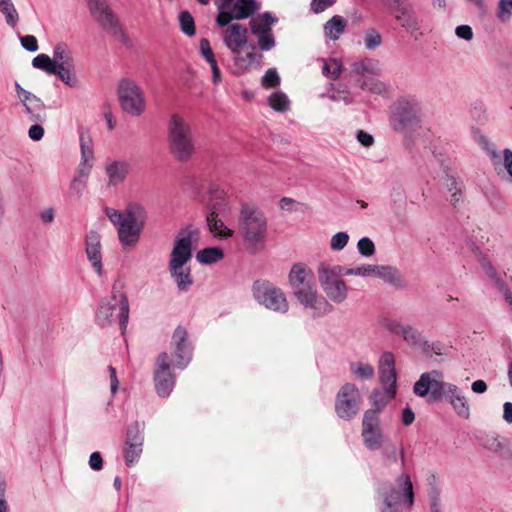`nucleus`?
<instances>
[{
  "mask_svg": "<svg viewBox=\"0 0 512 512\" xmlns=\"http://www.w3.org/2000/svg\"><path fill=\"white\" fill-rule=\"evenodd\" d=\"M289 284L297 301L310 310L314 317L333 312V305L318 293L314 275L305 265H293L289 273Z\"/></svg>",
  "mask_w": 512,
  "mask_h": 512,
  "instance_id": "obj_1",
  "label": "nucleus"
},
{
  "mask_svg": "<svg viewBox=\"0 0 512 512\" xmlns=\"http://www.w3.org/2000/svg\"><path fill=\"white\" fill-rule=\"evenodd\" d=\"M105 214L116 227L118 239L124 248H133L137 245L145 227L148 213L139 203H129L123 211L106 208Z\"/></svg>",
  "mask_w": 512,
  "mask_h": 512,
  "instance_id": "obj_2",
  "label": "nucleus"
},
{
  "mask_svg": "<svg viewBox=\"0 0 512 512\" xmlns=\"http://www.w3.org/2000/svg\"><path fill=\"white\" fill-rule=\"evenodd\" d=\"M237 224L238 232L249 252L256 253L264 247L268 235V219L256 204H241Z\"/></svg>",
  "mask_w": 512,
  "mask_h": 512,
  "instance_id": "obj_3",
  "label": "nucleus"
},
{
  "mask_svg": "<svg viewBox=\"0 0 512 512\" xmlns=\"http://www.w3.org/2000/svg\"><path fill=\"white\" fill-rule=\"evenodd\" d=\"M198 235L199 230L192 226L182 229L176 237L171 251L168 269L181 291L188 290L193 284L190 268L186 264L192 258V244Z\"/></svg>",
  "mask_w": 512,
  "mask_h": 512,
  "instance_id": "obj_4",
  "label": "nucleus"
},
{
  "mask_svg": "<svg viewBox=\"0 0 512 512\" xmlns=\"http://www.w3.org/2000/svg\"><path fill=\"white\" fill-rule=\"evenodd\" d=\"M167 143L172 157L181 163L189 162L196 152L192 127L186 119L178 114H173L170 117Z\"/></svg>",
  "mask_w": 512,
  "mask_h": 512,
  "instance_id": "obj_5",
  "label": "nucleus"
},
{
  "mask_svg": "<svg viewBox=\"0 0 512 512\" xmlns=\"http://www.w3.org/2000/svg\"><path fill=\"white\" fill-rule=\"evenodd\" d=\"M390 125L394 131L411 136L422 127L421 104L412 96L397 99L391 106Z\"/></svg>",
  "mask_w": 512,
  "mask_h": 512,
  "instance_id": "obj_6",
  "label": "nucleus"
},
{
  "mask_svg": "<svg viewBox=\"0 0 512 512\" xmlns=\"http://www.w3.org/2000/svg\"><path fill=\"white\" fill-rule=\"evenodd\" d=\"M129 318V302L125 294H113L101 301L96 311V322L101 327L111 326L118 321L124 334Z\"/></svg>",
  "mask_w": 512,
  "mask_h": 512,
  "instance_id": "obj_7",
  "label": "nucleus"
},
{
  "mask_svg": "<svg viewBox=\"0 0 512 512\" xmlns=\"http://www.w3.org/2000/svg\"><path fill=\"white\" fill-rule=\"evenodd\" d=\"M397 487H388L379 493L380 512H401V506L408 508L413 505L414 493L410 477L406 474L400 475L397 480Z\"/></svg>",
  "mask_w": 512,
  "mask_h": 512,
  "instance_id": "obj_8",
  "label": "nucleus"
},
{
  "mask_svg": "<svg viewBox=\"0 0 512 512\" xmlns=\"http://www.w3.org/2000/svg\"><path fill=\"white\" fill-rule=\"evenodd\" d=\"M252 294L255 301L266 309L280 314L289 310L285 293L268 280H256L252 285Z\"/></svg>",
  "mask_w": 512,
  "mask_h": 512,
  "instance_id": "obj_9",
  "label": "nucleus"
},
{
  "mask_svg": "<svg viewBox=\"0 0 512 512\" xmlns=\"http://www.w3.org/2000/svg\"><path fill=\"white\" fill-rule=\"evenodd\" d=\"M343 274L341 266L331 267L321 263L318 268V278L327 298L334 303H342L347 299L348 287L339 276Z\"/></svg>",
  "mask_w": 512,
  "mask_h": 512,
  "instance_id": "obj_10",
  "label": "nucleus"
},
{
  "mask_svg": "<svg viewBox=\"0 0 512 512\" xmlns=\"http://www.w3.org/2000/svg\"><path fill=\"white\" fill-rule=\"evenodd\" d=\"M118 95L121 108L132 116H140L146 108L143 90L129 79L119 83Z\"/></svg>",
  "mask_w": 512,
  "mask_h": 512,
  "instance_id": "obj_11",
  "label": "nucleus"
},
{
  "mask_svg": "<svg viewBox=\"0 0 512 512\" xmlns=\"http://www.w3.org/2000/svg\"><path fill=\"white\" fill-rule=\"evenodd\" d=\"M362 397L353 383L342 385L336 395L335 412L343 420L353 419L360 410Z\"/></svg>",
  "mask_w": 512,
  "mask_h": 512,
  "instance_id": "obj_12",
  "label": "nucleus"
},
{
  "mask_svg": "<svg viewBox=\"0 0 512 512\" xmlns=\"http://www.w3.org/2000/svg\"><path fill=\"white\" fill-rule=\"evenodd\" d=\"M224 198V191L218 187L211 186L209 189V200L205 202L207 207L206 221L208 228L214 236L228 238L232 236L233 231L225 226L224 222L218 218V210Z\"/></svg>",
  "mask_w": 512,
  "mask_h": 512,
  "instance_id": "obj_13",
  "label": "nucleus"
},
{
  "mask_svg": "<svg viewBox=\"0 0 512 512\" xmlns=\"http://www.w3.org/2000/svg\"><path fill=\"white\" fill-rule=\"evenodd\" d=\"M90 12L95 20L108 33L115 37L121 43L127 44L129 39L119 25V22L112 11L102 0L97 1L89 6Z\"/></svg>",
  "mask_w": 512,
  "mask_h": 512,
  "instance_id": "obj_14",
  "label": "nucleus"
},
{
  "mask_svg": "<svg viewBox=\"0 0 512 512\" xmlns=\"http://www.w3.org/2000/svg\"><path fill=\"white\" fill-rule=\"evenodd\" d=\"M154 382L156 392L160 397H168L175 386L176 377L171 370L170 358L166 352L160 353L157 357Z\"/></svg>",
  "mask_w": 512,
  "mask_h": 512,
  "instance_id": "obj_15",
  "label": "nucleus"
},
{
  "mask_svg": "<svg viewBox=\"0 0 512 512\" xmlns=\"http://www.w3.org/2000/svg\"><path fill=\"white\" fill-rule=\"evenodd\" d=\"M361 435L365 447L378 450L388 440L384 437L376 410H367L362 421Z\"/></svg>",
  "mask_w": 512,
  "mask_h": 512,
  "instance_id": "obj_16",
  "label": "nucleus"
},
{
  "mask_svg": "<svg viewBox=\"0 0 512 512\" xmlns=\"http://www.w3.org/2000/svg\"><path fill=\"white\" fill-rule=\"evenodd\" d=\"M223 41L234 55L235 64L245 66V59L240 55L242 48L248 42V29L239 23L229 25L224 31Z\"/></svg>",
  "mask_w": 512,
  "mask_h": 512,
  "instance_id": "obj_17",
  "label": "nucleus"
},
{
  "mask_svg": "<svg viewBox=\"0 0 512 512\" xmlns=\"http://www.w3.org/2000/svg\"><path fill=\"white\" fill-rule=\"evenodd\" d=\"M442 373L438 370H432L420 375L415 382L413 391L419 397L430 395L433 400H438L443 394V384L441 381Z\"/></svg>",
  "mask_w": 512,
  "mask_h": 512,
  "instance_id": "obj_18",
  "label": "nucleus"
},
{
  "mask_svg": "<svg viewBox=\"0 0 512 512\" xmlns=\"http://www.w3.org/2000/svg\"><path fill=\"white\" fill-rule=\"evenodd\" d=\"M171 345L173 347L175 366L185 369L192 359V348L187 341V331L185 328L178 326L175 329Z\"/></svg>",
  "mask_w": 512,
  "mask_h": 512,
  "instance_id": "obj_19",
  "label": "nucleus"
},
{
  "mask_svg": "<svg viewBox=\"0 0 512 512\" xmlns=\"http://www.w3.org/2000/svg\"><path fill=\"white\" fill-rule=\"evenodd\" d=\"M380 381L384 386L385 393L390 399L394 398L396 394V369L395 358L393 353L384 352L378 364Z\"/></svg>",
  "mask_w": 512,
  "mask_h": 512,
  "instance_id": "obj_20",
  "label": "nucleus"
},
{
  "mask_svg": "<svg viewBox=\"0 0 512 512\" xmlns=\"http://www.w3.org/2000/svg\"><path fill=\"white\" fill-rule=\"evenodd\" d=\"M450 405L452 406L455 413L463 418L468 419L470 417V406L468 400L463 391L455 384L444 382L443 394Z\"/></svg>",
  "mask_w": 512,
  "mask_h": 512,
  "instance_id": "obj_21",
  "label": "nucleus"
},
{
  "mask_svg": "<svg viewBox=\"0 0 512 512\" xmlns=\"http://www.w3.org/2000/svg\"><path fill=\"white\" fill-rule=\"evenodd\" d=\"M101 239L98 233L90 231L86 236V256L95 272L100 276L102 274V254Z\"/></svg>",
  "mask_w": 512,
  "mask_h": 512,
  "instance_id": "obj_22",
  "label": "nucleus"
},
{
  "mask_svg": "<svg viewBox=\"0 0 512 512\" xmlns=\"http://www.w3.org/2000/svg\"><path fill=\"white\" fill-rule=\"evenodd\" d=\"M392 15L399 25L415 38L421 35L418 18L409 3L403 8L396 10Z\"/></svg>",
  "mask_w": 512,
  "mask_h": 512,
  "instance_id": "obj_23",
  "label": "nucleus"
},
{
  "mask_svg": "<svg viewBox=\"0 0 512 512\" xmlns=\"http://www.w3.org/2000/svg\"><path fill=\"white\" fill-rule=\"evenodd\" d=\"M130 165L125 160H114L105 166V173L108 178V186L115 187L124 182L129 173Z\"/></svg>",
  "mask_w": 512,
  "mask_h": 512,
  "instance_id": "obj_24",
  "label": "nucleus"
},
{
  "mask_svg": "<svg viewBox=\"0 0 512 512\" xmlns=\"http://www.w3.org/2000/svg\"><path fill=\"white\" fill-rule=\"evenodd\" d=\"M20 102L24 106L26 115L31 121L38 123L46 120V108L39 97L31 93Z\"/></svg>",
  "mask_w": 512,
  "mask_h": 512,
  "instance_id": "obj_25",
  "label": "nucleus"
},
{
  "mask_svg": "<svg viewBox=\"0 0 512 512\" xmlns=\"http://www.w3.org/2000/svg\"><path fill=\"white\" fill-rule=\"evenodd\" d=\"M373 275L377 276L385 283L396 288H404L405 284L401 278L399 270L389 265H375Z\"/></svg>",
  "mask_w": 512,
  "mask_h": 512,
  "instance_id": "obj_26",
  "label": "nucleus"
},
{
  "mask_svg": "<svg viewBox=\"0 0 512 512\" xmlns=\"http://www.w3.org/2000/svg\"><path fill=\"white\" fill-rule=\"evenodd\" d=\"M260 9L256 0H236L229 12L232 20L246 19Z\"/></svg>",
  "mask_w": 512,
  "mask_h": 512,
  "instance_id": "obj_27",
  "label": "nucleus"
},
{
  "mask_svg": "<svg viewBox=\"0 0 512 512\" xmlns=\"http://www.w3.org/2000/svg\"><path fill=\"white\" fill-rule=\"evenodd\" d=\"M277 17L273 16L269 12H264L252 18L250 21V28L252 34L270 33L272 32V26L277 23Z\"/></svg>",
  "mask_w": 512,
  "mask_h": 512,
  "instance_id": "obj_28",
  "label": "nucleus"
},
{
  "mask_svg": "<svg viewBox=\"0 0 512 512\" xmlns=\"http://www.w3.org/2000/svg\"><path fill=\"white\" fill-rule=\"evenodd\" d=\"M383 461L386 466H390L398 461L400 458L402 465H404V450L402 447L397 446L389 439L381 446Z\"/></svg>",
  "mask_w": 512,
  "mask_h": 512,
  "instance_id": "obj_29",
  "label": "nucleus"
},
{
  "mask_svg": "<svg viewBox=\"0 0 512 512\" xmlns=\"http://www.w3.org/2000/svg\"><path fill=\"white\" fill-rule=\"evenodd\" d=\"M52 61L57 68L74 64L72 51L66 43L60 42L54 46Z\"/></svg>",
  "mask_w": 512,
  "mask_h": 512,
  "instance_id": "obj_30",
  "label": "nucleus"
},
{
  "mask_svg": "<svg viewBox=\"0 0 512 512\" xmlns=\"http://www.w3.org/2000/svg\"><path fill=\"white\" fill-rule=\"evenodd\" d=\"M346 26L347 21L342 16L335 15L324 25V34L330 40L336 41L344 32Z\"/></svg>",
  "mask_w": 512,
  "mask_h": 512,
  "instance_id": "obj_31",
  "label": "nucleus"
},
{
  "mask_svg": "<svg viewBox=\"0 0 512 512\" xmlns=\"http://www.w3.org/2000/svg\"><path fill=\"white\" fill-rule=\"evenodd\" d=\"M351 71L355 75L365 77V74L377 75L380 72L379 63L374 59H363L351 64Z\"/></svg>",
  "mask_w": 512,
  "mask_h": 512,
  "instance_id": "obj_32",
  "label": "nucleus"
},
{
  "mask_svg": "<svg viewBox=\"0 0 512 512\" xmlns=\"http://www.w3.org/2000/svg\"><path fill=\"white\" fill-rule=\"evenodd\" d=\"M327 97L332 101H343L346 105L353 103L351 92L346 84H333L328 86Z\"/></svg>",
  "mask_w": 512,
  "mask_h": 512,
  "instance_id": "obj_33",
  "label": "nucleus"
},
{
  "mask_svg": "<svg viewBox=\"0 0 512 512\" xmlns=\"http://www.w3.org/2000/svg\"><path fill=\"white\" fill-rule=\"evenodd\" d=\"M349 370L352 376L357 380L372 379L375 374L374 367L362 361H353L349 364Z\"/></svg>",
  "mask_w": 512,
  "mask_h": 512,
  "instance_id": "obj_34",
  "label": "nucleus"
},
{
  "mask_svg": "<svg viewBox=\"0 0 512 512\" xmlns=\"http://www.w3.org/2000/svg\"><path fill=\"white\" fill-rule=\"evenodd\" d=\"M357 84L360 89L369 91L374 94L384 95L387 93L386 85L373 77H361L357 80Z\"/></svg>",
  "mask_w": 512,
  "mask_h": 512,
  "instance_id": "obj_35",
  "label": "nucleus"
},
{
  "mask_svg": "<svg viewBox=\"0 0 512 512\" xmlns=\"http://www.w3.org/2000/svg\"><path fill=\"white\" fill-rule=\"evenodd\" d=\"M0 12L8 26L14 28L19 21V14L12 0H0Z\"/></svg>",
  "mask_w": 512,
  "mask_h": 512,
  "instance_id": "obj_36",
  "label": "nucleus"
},
{
  "mask_svg": "<svg viewBox=\"0 0 512 512\" xmlns=\"http://www.w3.org/2000/svg\"><path fill=\"white\" fill-rule=\"evenodd\" d=\"M322 62V73L324 76L331 80H336L340 77L343 70V65L340 60L330 58L323 59Z\"/></svg>",
  "mask_w": 512,
  "mask_h": 512,
  "instance_id": "obj_37",
  "label": "nucleus"
},
{
  "mask_svg": "<svg viewBox=\"0 0 512 512\" xmlns=\"http://www.w3.org/2000/svg\"><path fill=\"white\" fill-rule=\"evenodd\" d=\"M234 1L235 0H215V4L218 8L216 22L219 26H228V24L231 22V16L228 14L233 6Z\"/></svg>",
  "mask_w": 512,
  "mask_h": 512,
  "instance_id": "obj_38",
  "label": "nucleus"
},
{
  "mask_svg": "<svg viewBox=\"0 0 512 512\" xmlns=\"http://www.w3.org/2000/svg\"><path fill=\"white\" fill-rule=\"evenodd\" d=\"M223 250L218 247H209L200 250L196 254V259L202 264L215 263L223 258Z\"/></svg>",
  "mask_w": 512,
  "mask_h": 512,
  "instance_id": "obj_39",
  "label": "nucleus"
},
{
  "mask_svg": "<svg viewBox=\"0 0 512 512\" xmlns=\"http://www.w3.org/2000/svg\"><path fill=\"white\" fill-rule=\"evenodd\" d=\"M401 337L409 346L418 349L424 340L422 334L409 324L402 330Z\"/></svg>",
  "mask_w": 512,
  "mask_h": 512,
  "instance_id": "obj_40",
  "label": "nucleus"
},
{
  "mask_svg": "<svg viewBox=\"0 0 512 512\" xmlns=\"http://www.w3.org/2000/svg\"><path fill=\"white\" fill-rule=\"evenodd\" d=\"M54 75H58L59 78L69 87L75 88L78 86V79L74 71V64L66 67H56Z\"/></svg>",
  "mask_w": 512,
  "mask_h": 512,
  "instance_id": "obj_41",
  "label": "nucleus"
},
{
  "mask_svg": "<svg viewBox=\"0 0 512 512\" xmlns=\"http://www.w3.org/2000/svg\"><path fill=\"white\" fill-rule=\"evenodd\" d=\"M495 15L499 22L509 23L512 20V0H499L495 8Z\"/></svg>",
  "mask_w": 512,
  "mask_h": 512,
  "instance_id": "obj_42",
  "label": "nucleus"
},
{
  "mask_svg": "<svg viewBox=\"0 0 512 512\" xmlns=\"http://www.w3.org/2000/svg\"><path fill=\"white\" fill-rule=\"evenodd\" d=\"M268 101L271 108L278 112L287 111L290 106L287 95L280 91L272 93Z\"/></svg>",
  "mask_w": 512,
  "mask_h": 512,
  "instance_id": "obj_43",
  "label": "nucleus"
},
{
  "mask_svg": "<svg viewBox=\"0 0 512 512\" xmlns=\"http://www.w3.org/2000/svg\"><path fill=\"white\" fill-rule=\"evenodd\" d=\"M144 436L138 423H134L127 430L126 445L143 446Z\"/></svg>",
  "mask_w": 512,
  "mask_h": 512,
  "instance_id": "obj_44",
  "label": "nucleus"
},
{
  "mask_svg": "<svg viewBox=\"0 0 512 512\" xmlns=\"http://www.w3.org/2000/svg\"><path fill=\"white\" fill-rule=\"evenodd\" d=\"M32 65L35 68L41 69L48 74L54 73L56 70V65L52 59L46 54H39L32 60Z\"/></svg>",
  "mask_w": 512,
  "mask_h": 512,
  "instance_id": "obj_45",
  "label": "nucleus"
},
{
  "mask_svg": "<svg viewBox=\"0 0 512 512\" xmlns=\"http://www.w3.org/2000/svg\"><path fill=\"white\" fill-rule=\"evenodd\" d=\"M180 28L187 36L195 34V24L192 15L188 11H182L179 15Z\"/></svg>",
  "mask_w": 512,
  "mask_h": 512,
  "instance_id": "obj_46",
  "label": "nucleus"
},
{
  "mask_svg": "<svg viewBox=\"0 0 512 512\" xmlns=\"http://www.w3.org/2000/svg\"><path fill=\"white\" fill-rule=\"evenodd\" d=\"M87 186V181L81 178L74 177L68 188V196L72 199H80Z\"/></svg>",
  "mask_w": 512,
  "mask_h": 512,
  "instance_id": "obj_47",
  "label": "nucleus"
},
{
  "mask_svg": "<svg viewBox=\"0 0 512 512\" xmlns=\"http://www.w3.org/2000/svg\"><path fill=\"white\" fill-rule=\"evenodd\" d=\"M81 159L93 160L92 141L88 134L81 132L80 137Z\"/></svg>",
  "mask_w": 512,
  "mask_h": 512,
  "instance_id": "obj_48",
  "label": "nucleus"
},
{
  "mask_svg": "<svg viewBox=\"0 0 512 512\" xmlns=\"http://www.w3.org/2000/svg\"><path fill=\"white\" fill-rule=\"evenodd\" d=\"M142 453V447L136 445H126L124 448V458L128 466L136 463Z\"/></svg>",
  "mask_w": 512,
  "mask_h": 512,
  "instance_id": "obj_49",
  "label": "nucleus"
},
{
  "mask_svg": "<svg viewBox=\"0 0 512 512\" xmlns=\"http://www.w3.org/2000/svg\"><path fill=\"white\" fill-rule=\"evenodd\" d=\"M257 37L258 46L262 51H270L275 47V38L273 32L254 34Z\"/></svg>",
  "mask_w": 512,
  "mask_h": 512,
  "instance_id": "obj_50",
  "label": "nucleus"
},
{
  "mask_svg": "<svg viewBox=\"0 0 512 512\" xmlns=\"http://www.w3.org/2000/svg\"><path fill=\"white\" fill-rule=\"evenodd\" d=\"M443 345L439 342H429L427 340H423L419 349L426 355L431 357L433 354L435 355H443L445 352L443 351Z\"/></svg>",
  "mask_w": 512,
  "mask_h": 512,
  "instance_id": "obj_51",
  "label": "nucleus"
},
{
  "mask_svg": "<svg viewBox=\"0 0 512 512\" xmlns=\"http://www.w3.org/2000/svg\"><path fill=\"white\" fill-rule=\"evenodd\" d=\"M374 266L375 265L367 264V265H362L360 267L349 268V269H344L342 267V272L344 275H356V276L366 277V276L373 275L374 270H375Z\"/></svg>",
  "mask_w": 512,
  "mask_h": 512,
  "instance_id": "obj_52",
  "label": "nucleus"
},
{
  "mask_svg": "<svg viewBox=\"0 0 512 512\" xmlns=\"http://www.w3.org/2000/svg\"><path fill=\"white\" fill-rule=\"evenodd\" d=\"M382 43L381 35L374 29L367 30L365 32L364 44L369 50L374 49Z\"/></svg>",
  "mask_w": 512,
  "mask_h": 512,
  "instance_id": "obj_53",
  "label": "nucleus"
},
{
  "mask_svg": "<svg viewBox=\"0 0 512 512\" xmlns=\"http://www.w3.org/2000/svg\"><path fill=\"white\" fill-rule=\"evenodd\" d=\"M357 248L362 256L370 257L375 253V245L368 237L361 238L357 243Z\"/></svg>",
  "mask_w": 512,
  "mask_h": 512,
  "instance_id": "obj_54",
  "label": "nucleus"
},
{
  "mask_svg": "<svg viewBox=\"0 0 512 512\" xmlns=\"http://www.w3.org/2000/svg\"><path fill=\"white\" fill-rule=\"evenodd\" d=\"M349 241V235L346 232H338L334 234L330 240L332 250L340 251L344 249Z\"/></svg>",
  "mask_w": 512,
  "mask_h": 512,
  "instance_id": "obj_55",
  "label": "nucleus"
},
{
  "mask_svg": "<svg viewBox=\"0 0 512 512\" xmlns=\"http://www.w3.org/2000/svg\"><path fill=\"white\" fill-rule=\"evenodd\" d=\"M280 83V77L275 69H268L262 77V85L266 88H274Z\"/></svg>",
  "mask_w": 512,
  "mask_h": 512,
  "instance_id": "obj_56",
  "label": "nucleus"
},
{
  "mask_svg": "<svg viewBox=\"0 0 512 512\" xmlns=\"http://www.w3.org/2000/svg\"><path fill=\"white\" fill-rule=\"evenodd\" d=\"M383 326L390 332L401 336L402 330L406 326V324L401 323L398 320L395 319H384L383 320Z\"/></svg>",
  "mask_w": 512,
  "mask_h": 512,
  "instance_id": "obj_57",
  "label": "nucleus"
},
{
  "mask_svg": "<svg viewBox=\"0 0 512 512\" xmlns=\"http://www.w3.org/2000/svg\"><path fill=\"white\" fill-rule=\"evenodd\" d=\"M91 168H92V160L81 159V162L77 168V172H76L77 174L75 177L81 178V179H84L85 181H87V178L89 177L90 172H91Z\"/></svg>",
  "mask_w": 512,
  "mask_h": 512,
  "instance_id": "obj_58",
  "label": "nucleus"
},
{
  "mask_svg": "<svg viewBox=\"0 0 512 512\" xmlns=\"http://www.w3.org/2000/svg\"><path fill=\"white\" fill-rule=\"evenodd\" d=\"M200 52L208 63L216 61L208 39L203 38L200 40Z\"/></svg>",
  "mask_w": 512,
  "mask_h": 512,
  "instance_id": "obj_59",
  "label": "nucleus"
},
{
  "mask_svg": "<svg viewBox=\"0 0 512 512\" xmlns=\"http://www.w3.org/2000/svg\"><path fill=\"white\" fill-rule=\"evenodd\" d=\"M22 47L29 51L35 52L38 50V41L33 35H26L20 38Z\"/></svg>",
  "mask_w": 512,
  "mask_h": 512,
  "instance_id": "obj_60",
  "label": "nucleus"
},
{
  "mask_svg": "<svg viewBox=\"0 0 512 512\" xmlns=\"http://www.w3.org/2000/svg\"><path fill=\"white\" fill-rule=\"evenodd\" d=\"M336 0H312L311 9L315 13H321L331 7Z\"/></svg>",
  "mask_w": 512,
  "mask_h": 512,
  "instance_id": "obj_61",
  "label": "nucleus"
},
{
  "mask_svg": "<svg viewBox=\"0 0 512 512\" xmlns=\"http://www.w3.org/2000/svg\"><path fill=\"white\" fill-rule=\"evenodd\" d=\"M455 34L466 41H470L473 38V31L469 25H459L455 29Z\"/></svg>",
  "mask_w": 512,
  "mask_h": 512,
  "instance_id": "obj_62",
  "label": "nucleus"
},
{
  "mask_svg": "<svg viewBox=\"0 0 512 512\" xmlns=\"http://www.w3.org/2000/svg\"><path fill=\"white\" fill-rule=\"evenodd\" d=\"M503 167L508 173L510 179L512 180V150L504 149L503 150Z\"/></svg>",
  "mask_w": 512,
  "mask_h": 512,
  "instance_id": "obj_63",
  "label": "nucleus"
},
{
  "mask_svg": "<svg viewBox=\"0 0 512 512\" xmlns=\"http://www.w3.org/2000/svg\"><path fill=\"white\" fill-rule=\"evenodd\" d=\"M89 466L95 471H99L103 467V459L99 452H93L89 458Z\"/></svg>",
  "mask_w": 512,
  "mask_h": 512,
  "instance_id": "obj_64",
  "label": "nucleus"
}]
</instances>
